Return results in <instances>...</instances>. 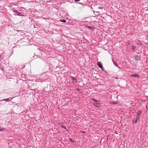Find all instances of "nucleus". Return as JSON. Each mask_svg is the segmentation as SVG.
Listing matches in <instances>:
<instances>
[{
    "label": "nucleus",
    "instance_id": "obj_1",
    "mask_svg": "<svg viewBox=\"0 0 148 148\" xmlns=\"http://www.w3.org/2000/svg\"><path fill=\"white\" fill-rule=\"evenodd\" d=\"M13 11L17 15L21 16H23V15L21 14V13L20 12H19L18 11H17L16 10L13 9Z\"/></svg>",
    "mask_w": 148,
    "mask_h": 148
},
{
    "label": "nucleus",
    "instance_id": "obj_2",
    "mask_svg": "<svg viewBox=\"0 0 148 148\" xmlns=\"http://www.w3.org/2000/svg\"><path fill=\"white\" fill-rule=\"evenodd\" d=\"M12 99V98H11L10 97L9 98H8L6 99H4L1 100V101H5L6 102H8L10 101Z\"/></svg>",
    "mask_w": 148,
    "mask_h": 148
},
{
    "label": "nucleus",
    "instance_id": "obj_3",
    "mask_svg": "<svg viewBox=\"0 0 148 148\" xmlns=\"http://www.w3.org/2000/svg\"><path fill=\"white\" fill-rule=\"evenodd\" d=\"M131 77H140V76L138 74H133L131 75Z\"/></svg>",
    "mask_w": 148,
    "mask_h": 148
},
{
    "label": "nucleus",
    "instance_id": "obj_4",
    "mask_svg": "<svg viewBox=\"0 0 148 148\" xmlns=\"http://www.w3.org/2000/svg\"><path fill=\"white\" fill-rule=\"evenodd\" d=\"M71 78L72 80H73V83H76L77 82V81L76 79L73 76H71Z\"/></svg>",
    "mask_w": 148,
    "mask_h": 148
},
{
    "label": "nucleus",
    "instance_id": "obj_5",
    "mask_svg": "<svg viewBox=\"0 0 148 148\" xmlns=\"http://www.w3.org/2000/svg\"><path fill=\"white\" fill-rule=\"evenodd\" d=\"M134 58L136 60L138 61L140 59V57L138 55H135L134 56Z\"/></svg>",
    "mask_w": 148,
    "mask_h": 148
},
{
    "label": "nucleus",
    "instance_id": "obj_6",
    "mask_svg": "<svg viewBox=\"0 0 148 148\" xmlns=\"http://www.w3.org/2000/svg\"><path fill=\"white\" fill-rule=\"evenodd\" d=\"M141 111L139 110L138 112V114L137 115L136 117H137V118H138V119H140L139 116H140V115L141 114Z\"/></svg>",
    "mask_w": 148,
    "mask_h": 148
},
{
    "label": "nucleus",
    "instance_id": "obj_7",
    "mask_svg": "<svg viewBox=\"0 0 148 148\" xmlns=\"http://www.w3.org/2000/svg\"><path fill=\"white\" fill-rule=\"evenodd\" d=\"M139 119H138V118H137V117H136V119H134L132 121V123H136L137 122V121H138V120H139Z\"/></svg>",
    "mask_w": 148,
    "mask_h": 148
},
{
    "label": "nucleus",
    "instance_id": "obj_8",
    "mask_svg": "<svg viewBox=\"0 0 148 148\" xmlns=\"http://www.w3.org/2000/svg\"><path fill=\"white\" fill-rule=\"evenodd\" d=\"M97 65L101 69L102 68V65L100 62H98L97 63Z\"/></svg>",
    "mask_w": 148,
    "mask_h": 148
},
{
    "label": "nucleus",
    "instance_id": "obj_9",
    "mask_svg": "<svg viewBox=\"0 0 148 148\" xmlns=\"http://www.w3.org/2000/svg\"><path fill=\"white\" fill-rule=\"evenodd\" d=\"M94 105L97 108H99L100 106V104L99 103H94Z\"/></svg>",
    "mask_w": 148,
    "mask_h": 148
},
{
    "label": "nucleus",
    "instance_id": "obj_10",
    "mask_svg": "<svg viewBox=\"0 0 148 148\" xmlns=\"http://www.w3.org/2000/svg\"><path fill=\"white\" fill-rule=\"evenodd\" d=\"M136 44L137 45H140L141 46L143 45V43L141 42L138 40V42H137L136 43Z\"/></svg>",
    "mask_w": 148,
    "mask_h": 148
},
{
    "label": "nucleus",
    "instance_id": "obj_11",
    "mask_svg": "<svg viewBox=\"0 0 148 148\" xmlns=\"http://www.w3.org/2000/svg\"><path fill=\"white\" fill-rule=\"evenodd\" d=\"M5 130H6V129H5V128L3 127H0V131L2 132L3 131H5Z\"/></svg>",
    "mask_w": 148,
    "mask_h": 148
},
{
    "label": "nucleus",
    "instance_id": "obj_12",
    "mask_svg": "<svg viewBox=\"0 0 148 148\" xmlns=\"http://www.w3.org/2000/svg\"><path fill=\"white\" fill-rule=\"evenodd\" d=\"M59 125H60L61 127H62V128L64 129H65L66 130V127L65 126H64V125H62V123H61L60 124H59Z\"/></svg>",
    "mask_w": 148,
    "mask_h": 148
},
{
    "label": "nucleus",
    "instance_id": "obj_13",
    "mask_svg": "<svg viewBox=\"0 0 148 148\" xmlns=\"http://www.w3.org/2000/svg\"><path fill=\"white\" fill-rule=\"evenodd\" d=\"M92 100L94 101L95 102H100L98 100L96 99H92Z\"/></svg>",
    "mask_w": 148,
    "mask_h": 148
},
{
    "label": "nucleus",
    "instance_id": "obj_14",
    "mask_svg": "<svg viewBox=\"0 0 148 148\" xmlns=\"http://www.w3.org/2000/svg\"><path fill=\"white\" fill-rule=\"evenodd\" d=\"M135 49H136V47L135 46H132L131 47V49L132 50H135Z\"/></svg>",
    "mask_w": 148,
    "mask_h": 148
},
{
    "label": "nucleus",
    "instance_id": "obj_15",
    "mask_svg": "<svg viewBox=\"0 0 148 148\" xmlns=\"http://www.w3.org/2000/svg\"><path fill=\"white\" fill-rule=\"evenodd\" d=\"M113 63L114 64V65H115L117 67H119V66H118L117 64L114 62L113 61Z\"/></svg>",
    "mask_w": 148,
    "mask_h": 148
},
{
    "label": "nucleus",
    "instance_id": "obj_16",
    "mask_svg": "<svg viewBox=\"0 0 148 148\" xmlns=\"http://www.w3.org/2000/svg\"><path fill=\"white\" fill-rule=\"evenodd\" d=\"M117 103V102H115L112 101V102H111V104H116Z\"/></svg>",
    "mask_w": 148,
    "mask_h": 148
},
{
    "label": "nucleus",
    "instance_id": "obj_17",
    "mask_svg": "<svg viewBox=\"0 0 148 148\" xmlns=\"http://www.w3.org/2000/svg\"><path fill=\"white\" fill-rule=\"evenodd\" d=\"M88 27L90 29H91L92 28H93L92 27L90 26H88Z\"/></svg>",
    "mask_w": 148,
    "mask_h": 148
},
{
    "label": "nucleus",
    "instance_id": "obj_18",
    "mask_svg": "<svg viewBox=\"0 0 148 148\" xmlns=\"http://www.w3.org/2000/svg\"><path fill=\"white\" fill-rule=\"evenodd\" d=\"M61 21L62 22H64V23H65L66 22V20H62V21Z\"/></svg>",
    "mask_w": 148,
    "mask_h": 148
},
{
    "label": "nucleus",
    "instance_id": "obj_19",
    "mask_svg": "<svg viewBox=\"0 0 148 148\" xmlns=\"http://www.w3.org/2000/svg\"><path fill=\"white\" fill-rule=\"evenodd\" d=\"M69 140L71 141V142H73V140L71 139L70 138Z\"/></svg>",
    "mask_w": 148,
    "mask_h": 148
},
{
    "label": "nucleus",
    "instance_id": "obj_20",
    "mask_svg": "<svg viewBox=\"0 0 148 148\" xmlns=\"http://www.w3.org/2000/svg\"><path fill=\"white\" fill-rule=\"evenodd\" d=\"M75 2H78L80 1V0H74Z\"/></svg>",
    "mask_w": 148,
    "mask_h": 148
},
{
    "label": "nucleus",
    "instance_id": "obj_21",
    "mask_svg": "<svg viewBox=\"0 0 148 148\" xmlns=\"http://www.w3.org/2000/svg\"><path fill=\"white\" fill-rule=\"evenodd\" d=\"M101 69V70L102 71H103L104 70V69H103V66H102V69Z\"/></svg>",
    "mask_w": 148,
    "mask_h": 148
},
{
    "label": "nucleus",
    "instance_id": "obj_22",
    "mask_svg": "<svg viewBox=\"0 0 148 148\" xmlns=\"http://www.w3.org/2000/svg\"><path fill=\"white\" fill-rule=\"evenodd\" d=\"M99 8L102 9L103 8L100 7Z\"/></svg>",
    "mask_w": 148,
    "mask_h": 148
},
{
    "label": "nucleus",
    "instance_id": "obj_23",
    "mask_svg": "<svg viewBox=\"0 0 148 148\" xmlns=\"http://www.w3.org/2000/svg\"><path fill=\"white\" fill-rule=\"evenodd\" d=\"M130 44V42H129L128 44H127V45H128Z\"/></svg>",
    "mask_w": 148,
    "mask_h": 148
},
{
    "label": "nucleus",
    "instance_id": "obj_24",
    "mask_svg": "<svg viewBox=\"0 0 148 148\" xmlns=\"http://www.w3.org/2000/svg\"><path fill=\"white\" fill-rule=\"evenodd\" d=\"M1 70H2V71H4V70H3V68H2Z\"/></svg>",
    "mask_w": 148,
    "mask_h": 148
},
{
    "label": "nucleus",
    "instance_id": "obj_25",
    "mask_svg": "<svg viewBox=\"0 0 148 148\" xmlns=\"http://www.w3.org/2000/svg\"><path fill=\"white\" fill-rule=\"evenodd\" d=\"M133 34V33H131L130 35H132Z\"/></svg>",
    "mask_w": 148,
    "mask_h": 148
},
{
    "label": "nucleus",
    "instance_id": "obj_26",
    "mask_svg": "<svg viewBox=\"0 0 148 148\" xmlns=\"http://www.w3.org/2000/svg\"><path fill=\"white\" fill-rule=\"evenodd\" d=\"M82 132H83V133H85V132H84V131H82Z\"/></svg>",
    "mask_w": 148,
    "mask_h": 148
},
{
    "label": "nucleus",
    "instance_id": "obj_27",
    "mask_svg": "<svg viewBox=\"0 0 148 148\" xmlns=\"http://www.w3.org/2000/svg\"><path fill=\"white\" fill-rule=\"evenodd\" d=\"M118 68H120V67L119 66V67H118Z\"/></svg>",
    "mask_w": 148,
    "mask_h": 148
}]
</instances>
